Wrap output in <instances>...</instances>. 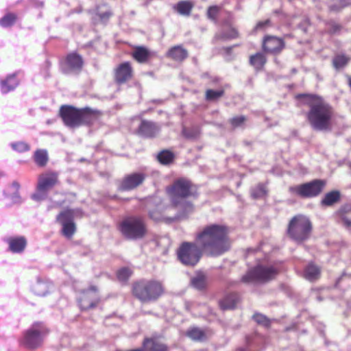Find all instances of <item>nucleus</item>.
<instances>
[{"label": "nucleus", "instance_id": "c85d7f7f", "mask_svg": "<svg viewBox=\"0 0 351 351\" xmlns=\"http://www.w3.org/2000/svg\"><path fill=\"white\" fill-rule=\"evenodd\" d=\"M188 56L186 50L181 47L180 45H176L170 49L167 53V56L175 61L181 62Z\"/></svg>", "mask_w": 351, "mask_h": 351}, {"label": "nucleus", "instance_id": "de8ad7c7", "mask_svg": "<svg viewBox=\"0 0 351 351\" xmlns=\"http://www.w3.org/2000/svg\"><path fill=\"white\" fill-rule=\"evenodd\" d=\"M339 5L337 6L336 5H331L330 6V10L331 11L337 12L341 9L351 5V0H339Z\"/></svg>", "mask_w": 351, "mask_h": 351}, {"label": "nucleus", "instance_id": "4be33fe9", "mask_svg": "<svg viewBox=\"0 0 351 351\" xmlns=\"http://www.w3.org/2000/svg\"><path fill=\"white\" fill-rule=\"evenodd\" d=\"M9 250L13 253H21L27 245V240L24 237H10L8 239Z\"/></svg>", "mask_w": 351, "mask_h": 351}, {"label": "nucleus", "instance_id": "f257e3e1", "mask_svg": "<svg viewBox=\"0 0 351 351\" xmlns=\"http://www.w3.org/2000/svg\"><path fill=\"white\" fill-rule=\"evenodd\" d=\"M229 226L223 223H210L195 233V242H183L177 251L180 262L195 266L203 254L218 257L228 252L232 245Z\"/></svg>", "mask_w": 351, "mask_h": 351}, {"label": "nucleus", "instance_id": "393cba45", "mask_svg": "<svg viewBox=\"0 0 351 351\" xmlns=\"http://www.w3.org/2000/svg\"><path fill=\"white\" fill-rule=\"evenodd\" d=\"M132 56L138 63H145L152 57V53L145 47L138 46L134 49Z\"/></svg>", "mask_w": 351, "mask_h": 351}, {"label": "nucleus", "instance_id": "ddd939ff", "mask_svg": "<svg viewBox=\"0 0 351 351\" xmlns=\"http://www.w3.org/2000/svg\"><path fill=\"white\" fill-rule=\"evenodd\" d=\"M147 178V173L143 171H136L126 174L119 181L117 190L121 192L134 190L143 185Z\"/></svg>", "mask_w": 351, "mask_h": 351}, {"label": "nucleus", "instance_id": "72a5a7b5", "mask_svg": "<svg viewBox=\"0 0 351 351\" xmlns=\"http://www.w3.org/2000/svg\"><path fill=\"white\" fill-rule=\"evenodd\" d=\"M186 335L188 337L196 341H201L206 339L204 330L197 327L189 328L186 331Z\"/></svg>", "mask_w": 351, "mask_h": 351}, {"label": "nucleus", "instance_id": "09e8293b", "mask_svg": "<svg viewBox=\"0 0 351 351\" xmlns=\"http://www.w3.org/2000/svg\"><path fill=\"white\" fill-rule=\"evenodd\" d=\"M96 14L100 21L106 22L112 16V12L110 10H107L105 12H100L97 9V12Z\"/></svg>", "mask_w": 351, "mask_h": 351}, {"label": "nucleus", "instance_id": "9d476101", "mask_svg": "<svg viewBox=\"0 0 351 351\" xmlns=\"http://www.w3.org/2000/svg\"><path fill=\"white\" fill-rule=\"evenodd\" d=\"M49 333V330L42 323H35L25 331L21 345L29 349H35L40 347L43 338Z\"/></svg>", "mask_w": 351, "mask_h": 351}, {"label": "nucleus", "instance_id": "6e6552de", "mask_svg": "<svg viewBox=\"0 0 351 351\" xmlns=\"http://www.w3.org/2000/svg\"><path fill=\"white\" fill-rule=\"evenodd\" d=\"M326 186L325 180L314 179L310 182L289 186V192L302 199H310L321 195Z\"/></svg>", "mask_w": 351, "mask_h": 351}, {"label": "nucleus", "instance_id": "0eeeda50", "mask_svg": "<svg viewBox=\"0 0 351 351\" xmlns=\"http://www.w3.org/2000/svg\"><path fill=\"white\" fill-rule=\"evenodd\" d=\"M280 270L274 265H258L252 268L241 278L244 283H265L276 278Z\"/></svg>", "mask_w": 351, "mask_h": 351}, {"label": "nucleus", "instance_id": "4468645a", "mask_svg": "<svg viewBox=\"0 0 351 351\" xmlns=\"http://www.w3.org/2000/svg\"><path fill=\"white\" fill-rule=\"evenodd\" d=\"M285 45H277L270 47L269 45H263V51L258 52L250 57V64L256 71H262L267 62L266 55L277 56L283 49Z\"/></svg>", "mask_w": 351, "mask_h": 351}, {"label": "nucleus", "instance_id": "6ab92c4d", "mask_svg": "<svg viewBox=\"0 0 351 351\" xmlns=\"http://www.w3.org/2000/svg\"><path fill=\"white\" fill-rule=\"evenodd\" d=\"M102 113L99 110H93L88 107L81 108L80 125H91L98 121Z\"/></svg>", "mask_w": 351, "mask_h": 351}, {"label": "nucleus", "instance_id": "a18cd8bd", "mask_svg": "<svg viewBox=\"0 0 351 351\" xmlns=\"http://www.w3.org/2000/svg\"><path fill=\"white\" fill-rule=\"evenodd\" d=\"M179 206H181L182 212L184 215L191 213L194 210V205L189 201L183 200Z\"/></svg>", "mask_w": 351, "mask_h": 351}, {"label": "nucleus", "instance_id": "b1692460", "mask_svg": "<svg viewBox=\"0 0 351 351\" xmlns=\"http://www.w3.org/2000/svg\"><path fill=\"white\" fill-rule=\"evenodd\" d=\"M156 132L157 128L156 125L145 120L141 121L138 128V134L146 138L154 137Z\"/></svg>", "mask_w": 351, "mask_h": 351}, {"label": "nucleus", "instance_id": "4c0bfd02", "mask_svg": "<svg viewBox=\"0 0 351 351\" xmlns=\"http://www.w3.org/2000/svg\"><path fill=\"white\" fill-rule=\"evenodd\" d=\"M133 271L129 267H122L117 270V278L120 282H127L132 276Z\"/></svg>", "mask_w": 351, "mask_h": 351}, {"label": "nucleus", "instance_id": "1a4fd4ad", "mask_svg": "<svg viewBox=\"0 0 351 351\" xmlns=\"http://www.w3.org/2000/svg\"><path fill=\"white\" fill-rule=\"evenodd\" d=\"M59 173L57 171H48L39 175L36 192L32 199L36 201L45 199L48 191L59 184Z\"/></svg>", "mask_w": 351, "mask_h": 351}, {"label": "nucleus", "instance_id": "423d86ee", "mask_svg": "<svg viewBox=\"0 0 351 351\" xmlns=\"http://www.w3.org/2000/svg\"><path fill=\"white\" fill-rule=\"evenodd\" d=\"M313 230V225L310 219L304 215H297L291 218L288 228V236L298 243L309 239Z\"/></svg>", "mask_w": 351, "mask_h": 351}, {"label": "nucleus", "instance_id": "bb28decb", "mask_svg": "<svg viewBox=\"0 0 351 351\" xmlns=\"http://www.w3.org/2000/svg\"><path fill=\"white\" fill-rule=\"evenodd\" d=\"M341 200V193L339 191L334 190L328 192L322 199L320 204L322 206H332Z\"/></svg>", "mask_w": 351, "mask_h": 351}, {"label": "nucleus", "instance_id": "37998d69", "mask_svg": "<svg viewBox=\"0 0 351 351\" xmlns=\"http://www.w3.org/2000/svg\"><path fill=\"white\" fill-rule=\"evenodd\" d=\"M253 319L258 324L263 325L267 328L270 327L271 322L269 319L261 313H255L253 315Z\"/></svg>", "mask_w": 351, "mask_h": 351}, {"label": "nucleus", "instance_id": "c03bdc74", "mask_svg": "<svg viewBox=\"0 0 351 351\" xmlns=\"http://www.w3.org/2000/svg\"><path fill=\"white\" fill-rule=\"evenodd\" d=\"M12 148L18 152H25L29 149V146L24 142H16L11 144Z\"/></svg>", "mask_w": 351, "mask_h": 351}, {"label": "nucleus", "instance_id": "58836bf2", "mask_svg": "<svg viewBox=\"0 0 351 351\" xmlns=\"http://www.w3.org/2000/svg\"><path fill=\"white\" fill-rule=\"evenodd\" d=\"M225 94L223 89L213 90L208 89L205 93V99L207 101H215L223 97Z\"/></svg>", "mask_w": 351, "mask_h": 351}, {"label": "nucleus", "instance_id": "c756f323", "mask_svg": "<svg viewBox=\"0 0 351 351\" xmlns=\"http://www.w3.org/2000/svg\"><path fill=\"white\" fill-rule=\"evenodd\" d=\"M18 84V80L14 75L9 76L0 82L1 90L3 93H7L14 90Z\"/></svg>", "mask_w": 351, "mask_h": 351}, {"label": "nucleus", "instance_id": "49530a36", "mask_svg": "<svg viewBox=\"0 0 351 351\" xmlns=\"http://www.w3.org/2000/svg\"><path fill=\"white\" fill-rule=\"evenodd\" d=\"M271 26V21L270 19H266L265 21H260L256 23V25L254 27V30L256 32L263 31Z\"/></svg>", "mask_w": 351, "mask_h": 351}, {"label": "nucleus", "instance_id": "e433bc0d", "mask_svg": "<svg viewBox=\"0 0 351 351\" xmlns=\"http://www.w3.org/2000/svg\"><path fill=\"white\" fill-rule=\"evenodd\" d=\"M267 191L266 186L263 183L258 184L251 189V196L254 199H258L267 195Z\"/></svg>", "mask_w": 351, "mask_h": 351}, {"label": "nucleus", "instance_id": "2f4dec72", "mask_svg": "<svg viewBox=\"0 0 351 351\" xmlns=\"http://www.w3.org/2000/svg\"><path fill=\"white\" fill-rule=\"evenodd\" d=\"M239 36L238 30L232 26L227 29H223L221 32L216 35V38L219 40H226L230 39H235Z\"/></svg>", "mask_w": 351, "mask_h": 351}, {"label": "nucleus", "instance_id": "3c124183", "mask_svg": "<svg viewBox=\"0 0 351 351\" xmlns=\"http://www.w3.org/2000/svg\"><path fill=\"white\" fill-rule=\"evenodd\" d=\"M328 26H329V32L332 34L338 32L341 29V26L335 22H330L328 23Z\"/></svg>", "mask_w": 351, "mask_h": 351}, {"label": "nucleus", "instance_id": "20e7f679", "mask_svg": "<svg viewBox=\"0 0 351 351\" xmlns=\"http://www.w3.org/2000/svg\"><path fill=\"white\" fill-rule=\"evenodd\" d=\"M171 204L177 207L183 200L189 197L197 198L199 196L197 186L191 180L180 178L176 180L167 188Z\"/></svg>", "mask_w": 351, "mask_h": 351}, {"label": "nucleus", "instance_id": "ea45409f", "mask_svg": "<svg viewBox=\"0 0 351 351\" xmlns=\"http://www.w3.org/2000/svg\"><path fill=\"white\" fill-rule=\"evenodd\" d=\"M221 10V7L219 5H211L209 6L206 11V16L210 20L217 22V18Z\"/></svg>", "mask_w": 351, "mask_h": 351}, {"label": "nucleus", "instance_id": "dca6fc26", "mask_svg": "<svg viewBox=\"0 0 351 351\" xmlns=\"http://www.w3.org/2000/svg\"><path fill=\"white\" fill-rule=\"evenodd\" d=\"M83 65L84 61L82 56L75 52L67 54L60 62L61 69L66 74L71 71L80 72Z\"/></svg>", "mask_w": 351, "mask_h": 351}, {"label": "nucleus", "instance_id": "f3484780", "mask_svg": "<svg viewBox=\"0 0 351 351\" xmlns=\"http://www.w3.org/2000/svg\"><path fill=\"white\" fill-rule=\"evenodd\" d=\"M133 68L129 62H123L114 69V79L117 84H123L133 77Z\"/></svg>", "mask_w": 351, "mask_h": 351}, {"label": "nucleus", "instance_id": "2eb2a0df", "mask_svg": "<svg viewBox=\"0 0 351 351\" xmlns=\"http://www.w3.org/2000/svg\"><path fill=\"white\" fill-rule=\"evenodd\" d=\"M81 108H77L70 105H63L60 107L59 114L64 125L70 128L80 126Z\"/></svg>", "mask_w": 351, "mask_h": 351}, {"label": "nucleus", "instance_id": "39448f33", "mask_svg": "<svg viewBox=\"0 0 351 351\" xmlns=\"http://www.w3.org/2000/svg\"><path fill=\"white\" fill-rule=\"evenodd\" d=\"M121 234L128 240H140L148 234V227L141 216H130L123 219L118 225Z\"/></svg>", "mask_w": 351, "mask_h": 351}, {"label": "nucleus", "instance_id": "9b49d317", "mask_svg": "<svg viewBox=\"0 0 351 351\" xmlns=\"http://www.w3.org/2000/svg\"><path fill=\"white\" fill-rule=\"evenodd\" d=\"M74 210L66 208L56 216V221L62 226L61 233L68 239L73 238L76 232V224L74 221Z\"/></svg>", "mask_w": 351, "mask_h": 351}, {"label": "nucleus", "instance_id": "f03ea898", "mask_svg": "<svg viewBox=\"0 0 351 351\" xmlns=\"http://www.w3.org/2000/svg\"><path fill=\"white\" fill-rule=\"evenodd\" d=\"M297 97L306 99L305 104L308 108L306 119L313 130L329 131L332 129L335 110L330 104L315 94H300Z\"/></svg>", "mask_w": 351, "mask_h": 351}, {"label": "nucleus", "instance_id": "473e14b6", "mask_svg": "<svg viewBox=\"0 0 351 351\" xmlns=\"http://www.w3.org/2000/svg\"><path fill=\"white\" fill-rule=\"evenodd\" d=\"M148 217L155 221H167V218L164 215V208L160 204H157L156 208L149 210L148 212Z\"/></svg>", "mask_w": 351, "mask_h": 351}, {"label": "nucleus", "instance_id": "7ed1b4c3", "mask_svg": "<svg viewBox=\"0 0 351 351\" xmlns=\"http://www.w3.org/2000/svg\"><path fill=\"white\" fill-rule=\"evenodd\" d=\"M166 293L165 284L156 278H141L131 284L132 296L141 303L158 301Z\"/></svg>", "mask_w": 351, "mask_h": 351}, {"label": "nucleus", "instance_id": "a878e982", "mask_svg": "<svg viewBox=\"0 0 351 351\" xmlns=\"http://www.w3.org/2000/svg\"><path fill=\"white\" fill-rule=\"evenodd\" d=\"M194 3L190 0L178 1L173 7L174 10L180 15L189 16L191 14Z\"/></svg>", "mask_w": 351, "mask_h": 351}, {"label": "nucleus", "instance_id": "5701e85b", "mask_svg": "<svg viewBox=\"0 0 351 351\" xmlns=\"http://www.w3.org/2000/svg\"><path fill=\"white\" fill-rule=\"evenodd\" d=\"M239 300V296L237 293H229L219 301L220 308L223 311L234 309Z\"/></svg>", "mask_w": 351, "mask_h": 351}, {"label": "nucleus", "instance_id": "aec40b11", "mask_svg": "<svg viewBox=\"0 0 351 351\" xmlns=\"http://www.w3.org/2000/svg\"><path fill=\"white\" fill-rule=\"evenodd\" d=\"M322 276V268L314 262H309L304 269L303 278L309 282L318 280Z\"/></svg>", "mask_w": 351, "mask_h": 351}, {"label": "nucleus", "instance_id": "f8f14e48", "mask_svg": "<svg viewBox=\"0 0 351 351\" xmlns=\"http://www.w3.org/2000/svg\"><path fill=\"white\" fill-rule=\"evenodd\" d=\"M77 302L82 311L96 308L101 302L98 288L95 285H91L87 289L83 290L80 295Z\"/></svg>", "mask_w": 351, "mask_h": 351}, {"label": "nucleus", "instance_id": "f704fd0d", "mask_svg": "<svg viewBox=\"0 0 351 351\" xmlns=\"http://www.w3.org/2000/svg\"><path fill=\"white\" fill-rule=\"evenodd\" d=\"M350 60V57L343 53H339L334 56L332 59V66L335 69L339 70L345 67Z\"/></svg>", "mask_w": 351, "mask_h": 351}, {"label": "nucleus", "instance_id": "79ce46f5", "mask_svg": "<svg viewBox=\"0 0 351 351\" xmlns=\"http://www.w3.org/2000/svg\"><path fill=\"white\" fill-rule=\"evenodd\" d=\"M206 278L204 275L199 274L191 279V284L194 287L198 289H202L206 286Z\"/></svg>", "mask_w": 351, "mask_h": 351}, {"label": "nucleus", "instance_id": "a211bd4d", "mask_svg": "<svg viewBox=\"0 0 351 351\" xmlns=\"http://www.w3.org/2000/svg\"><path fill=\"white\" fill-rule=\"evenodd\" d=\"M142 346L145 351H169L168 346L160 340L158 335L145 337Z\"/></svg>", "mask_w": 351, "mask_h": 351}, {"label": "nucleus", "instance_id": "412c9836", "mask_svg": "<svg viewBox=\"0 0 351 351\" xmlns=\"http://www.w3.org/2000/svg\"><path fill=\"white\" fill-rule=\"evenodd\" d=\"M335 214L341 220L346 227L351 228V204H345L341 206Z\"/></svg>", "mask_w": 351, "mask_h": 351}, {"label": "nucleus", "instance_id": "8fccbe9b", "mask_svg": "<svg viewBox=\"0 0 351 351\" xmlns=\"http://www.w3.org/2000/svg\"><path fill=\"white\" fill-rule=\"evenodd\" d=\"M267 43H274L277 44H284L282 38H278L273 36H265L263 38V44H267Z\"/></svg>", "mask_w": 351, "mask_h": 351}, {"label": "nucleus", "instance_id": "a19ab883", "mask_svg": "<svg viewBox=\"0 0 351 351\" xmlns=\"http://www.w3.org/2000/svg\"><path fill=\"white\" fill-rule=\"evenodd\" d=\"M247 117L244 115L235 116L228 120L229 123L233 128L242 127L247 121Z\"/></svg>", "mask_w": 351, "mask_h": 351}, {"label": "nucleus", "instance_id": "c9c22d12", "mask_svg": "<svg viewBox=\"0 0 351 351\" xmlns=\"http://www.w3.org/2000/svg\"><path fill=\"white\" fill-rule=\"evenodd\" d=\"M16 20L17 15L14 13L9 12L0 19V26L10 27L16 23Z\"/></svg>", "mask_w": 351, "mask_h": 351}, {"label": "nucleus", "instance_id": "7c9ffc66", "mask_svg": "<svg viewBox=\"0 0 351 351\" xmlns=\"http://www.w3.org/2000/svg\"><path fill=\"white\" fill-rule=\"evenodd\" d=\"M35 163L40 167H44L49 161V156L47 151L45 149H38L35 151L33 156Z\"/></svg>", "mask_w": 351, "mask_h": 351}, {"label": "nucleus", "instance_id": "864d4df0", "mask_svg": "<svg viewBox=\"0 0 351 351\" xmlns=\"http://www.w3.org/2000/svg\"><path fill=\"white\" fill-rule=\"evenodd\" d=\"M13 185H14V186H16V188L19 187V184L17 182H13Z\"/></svg>", "mask_w": 351, "mask_h": 351}, {"label": "nucleus", "instance_id": "603ef678", "mask_svg": "<svg viewBox=\"0 0 351 351\" xmlns=\"http://www.w3.org/2000/svg\"><path fill=\"white\" fill-rule=\"evenodd\" d=\"M128 351H145V350L143 348V347H142V348L130 349V350H128Z\"/></svg>", "mask_w": 351, "mask_h": 351}, {"label": "nucleus", "instance_id": "cd10ccee", "mask_svg": "<svg viewBox=\"0 0 351 351\" xmlns=\"http://www.w3.org/2000/svg\"><path fill=\"white\" fill-rule=\"evenodd\" d=\"M175 154L169 149H162L156 156L157 161L162 165H170L174 162Z\"/></svg>", "mask_w": 351, "mask_h": 351}]
</instances>
